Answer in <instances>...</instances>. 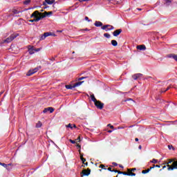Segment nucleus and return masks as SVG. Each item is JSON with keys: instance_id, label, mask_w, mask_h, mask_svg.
I'll return each mask as SVG.
<instances>
[{"instance_id": "58", "label": "nucleus", "mask_w": 177, "mask_h": 177, "mask_svg": "<svg viewBox=\"0 0 177 177\" xmlns=\"http://www.w3.org/2000/svg\"><path fill=\"white\" fill-rule=\"evenodd\" d=\"M85 31H88V29H85Z\"/></svg>"}, {"instance_id": "5", "label": "nucleus", "mask_w": 177, "mask_h": 177, "mask_svg": "<svg viewBox=\"0 0 177 177\" xmlns=\"http://www.w3.org/2000/svg\"><path fill=\"white\" fill-rule=\"evenodd\" d=\"M41 50V48H35L34 46H28V53L30 55H34L35 52H39Z\"/></svg>"}, {"instance_id": "3", "label": "nucleus", "mask_w": 177, "mask_h": 177, "mask_svg": "<svg viewBox=\"0 0 177 177\" xmlns=\"http://www.w3.org/2000/svg\"><path fill=\"white\" fill-rule=\"evenodd\" d=\"M91 99L94 102V104L96 106V107L97 109H100V110H102V109H103L104 104H103L100 101H98L97 100H96V98L95 97V95H91Z\"/></svg>"}, {"instance_id": "49", "label": "nucleus", "mask_w": 177, "mask_h": 177, "mask_svg": "<svg viewBox=\"0 0 177 177\" xmlns=\"http://www.w3.org/2000/svg\"><path fill=\"white\" fill-rule=\"evenodd\" d=\"M156 168H160V165H156Z\"/></svg>"}, {"instance_id": "56", "label": "nucleus", "mask_w": 177, "mask_h": 177, "mask_svg": "<svg viewBox=\"0 0 177 177\" xmlns=\"http://www.w3.org/2000/svg\"><path fill=\"white\" fill-rule=\"evenodd\" d=\"M168 89H169V88H167L165 91V92L167 91H168Z\"/></svg>"}, {"instance_id": "28", "label": "nucleus", "mask_w": 177, "mask_h": 177, "mask_svg": "<svg viewBox=\"0 0 177 177\" xmlns=\"http://www.w3.org/2000/svg\"><path fill=\"white\" fill-rule=\"evenodd\" d=\"M104 37H105L106 38H110V34H109V33H104Z\"/></svg>"}, {"instance_id": "61", "label": "nucleus", "mask_w": 177, "mask_h": 177, "mask_svg": "<svg viewBox=\"0 0 177 177\" xmlns=\"http://www.w3.org/2000/svg\"><path fill=\"white\" fill-rule=\"evenodd\" d=\"M2 164H3L2 162H0V165H2Z\"/></svg>"}, {"instance_id": "21", "label": "nucleus", "mask_w": 177, "mask_h": 177, "mask_svg": "<svg viewBox=\"0 0 177 177\" xmlns=\"http://www.w3.org/2000/svg\"><path fill=\"white\" fill-rule=\"evenodd\" d=\"M171 3L172 0H165V3H166V5H171Z\"/></svg>"}, {"instance_id": "20", "label": "nucleus", "mask_w": 177, "mask_h": 177, "mask_svg": "<svg viewBox=\"0 0 177 177\" xmlns=\"http://www.w3.org/2000/svg\"><path fill=\"white\" fill-rule=\"evenodd\" d=\"M124 175H129V176H131V174H133L132 173V170H131V169H128V173H123Z\"/></svg>"}, {"instance_id": "62", "label": "nucleus", "mask_w": 177, "mask_h": 177, "mask_svg": "<svg viewBox=\"0 0 177 177\" xmlns=\"http://www.w3.org/2000/svg\"><path fill=\"white\" fill-rule=\"evenodd\" d=\"M118 129H121V127H118Z\"/></svg>"}, {"instance_id": "41", "label": "nucleus", "mask_w": 177, "mask_h": 177, "mask_svg": "<svg viewBox=\"0 0 177 177\" xmlns=\"http://www.w3.org/2000/svg\"><path fill=\"white\" fill-rule=\"evenodd\" d=\"M76 140H78V142H81V137L79 136Z\"/></svg>"}, {"instance_id": "47", "label": "nucleus", "mask_w": 177, "mask_h": 177, "mask_svg": "<svg viewBox=\"0 0 177 177\" xmlns=\"http://www.w3.org/2000/svg\"><path fill=\"white\" fill-rule=\"evenodd\" d=\"M165 168H167V166H166V165H165V166L162 167V169H165Z\"/></svg>"}, {"instance_id": "17", "label": "nucleus", "mask_w": 177, "mask_h": 177, "mask_svg": "<svg viewBox=\"0 0 177 177\" xmlns=\"http://www.w3.org/2000/svg\"><path fill=\"white\" fill-rule=\"evenodd\" d=\"M111 45H113V46H117V45H118V43L115 40H111Z\"/></svg>"}, {"instance_id": "4", "label": "nucleus", "mask_w": 177, "mask_h": 177, "mask_svg": "<svg viewBox=\"0 0 177 177\" xmlns=\"http://www.w3.org/2000/svg\"><path fill=\"white\" fill-rule=\"evenodd\" d=\"M17 37V35H12L10 37L1 41V44H9V42H12V41L14 40Z\"/></svg>"}, {"instance_id": "29", "label": "nucleus", "mask_w": 177, "mask_h": 177, "mask_svg": "<svg viewBox=\"0 0 177 177\" xmlns=\"http://www.w3.org/2000/svg\"><path fill=\"white\" fill-rule=\"evenodd\" d=\"M48 111H50V113H53V111H55V109H53V108L52 107H48Z\"/></svg>"}, {"instance_id": "48", "label": "nucleus", "mask_w": 177, "mask_h": 177, "mask_svg": "<svg viewBox=\"0 0 177 177\" xmlns=\"http://www.w3.org/2000/svg\"><path fill=\"white\" fill-rule=\"evenodd\" d=\"M136 142H138L139 139L138 138H135Z\"/></svg>"}, {"instance_id": "15", "label": "nucleus", "mask_w": 177, "mask_h": 177, "mask_svg": "<svg viewBox=\"0 0 177 177\" xmlns=\"http://www.w3.org/2000/svg\"><path fill=\"white\" fill-rule=\"evenodd\" d=\"M83 82H79L75 83L73 85V88H77V86H80L82 85Z\"/></svg>"}, {"instance_id": "9", "label": "nucleus", "mask_w": 177, "mask_h": 177, "mask_svg": "<svg viewBox=\"0 0 177 177\" xmlns=\"http://www.w3.org/2000/svg\"><path fill=\"white\" fill-rule=\"evenodd\" d=\"M82 176H88V175L91 174V169H84L82 171Z\"/></svg>"}, {"instance_id": "7", "label": "nucleus", "mask_w": 177, "mask_h": 177, "mask_svg": "<svg viewBox=\"0 0 177 177\" xmlns=\"http://www.w3.org/2000/svg\"><path fill=\"white\" fill-rule=\"evenodd\" d=\"M102 30H105V31H110L111 30H114V27L111 25H104V26L102 27Z\"/></svg>"}, {"instance_id": "18", "label": "nucleus", "mask_w": 177, "mask_h": 177, "mask_svg": "<svg viewBox=\"0 0 177 177\" xmlns=\"http://www.w3.org/2000/svg\"><path fill=\"white\" fill-rule=\"evenodd\" d=\"M41 127H42V122H41L40 121H39V122L36 124V128H41Z\"/></svg>"}, {"instance_id": "39", "label": "nucleus", "mask_w": 177, "mask_h": 177, "mask_svg": "<svg viewBox=\"0 0 177 177\" xmlns=\"http://www.w3.org/2000/svg\"><path fill=\"white\" fill-rule=\"evenodd\" d=\"M100 168H102V169H104V165H100Z\"/></svg>"}, {"instance_id": "26", "label": "nucleus", "mask_w": 177, "mask_h": 177, "mask_svg": "<svg viewBox=\"0 0 177 177\" xmlns=\"http://www.w3.org/2000/svg\"><path fill=\"white\" fill-rule=\"evenodd\" d=\"M149 172H150V169H148L147 170H143L142 171V174H149Z\"/></svg>"}, {"instance_id": "55", "label": "nucleus", "mask_w": 177, "mask_h": 177, "mask_svg": "<svg viewBox=\"0 0 177 177\" xmlns=\"http://www.w3.org/2000/svg\"><path fill=\"white\" fill-rule=\"evenodd\" d=\"M83 1H84V2H88V1H89V0H83Z\"/></svg>"}, {"instance_id": "52", "label": "nucleus", "mask_w": 177, "mask_h": 177, "mask_svg": "<svg viewBox=\"0 0 177 177\" xmlns=\"http://www.w3.org/2000/svg\"><path fill=\"white\" fill-rule=\"evenodd\" d=\"M108 171H111V169L110 167H109Z\"/></svg>"}, {"instance_id": "63", "label": "nucleus", "mask_w": 177, "mask_h": 177, "mask_svg": "<svg viewBox=\"0 0 177 177\" xmlns=\"http://www.w3.org/2000/svg\"><path fill=\"white\" fill-rule=\"evenodd\" d=\"M59 32H62V30H59Z\"/></svg>"}, {"instance_id": "10", "label": "nucleus", "mask_w": 177, "mask_h": 177, "mask_svg": "<svg viewBox=\"0 0 177 177\" xmlns=\"http://www.w3.org/2000/svg\"><path fill=\"white\" fill-rule=\"evenodd\" d=\"M121 32H122V30L121 29L116 30L113 32V36L118 37V35H120Z\"/></svg>"}, {"instance_id": "38", "label": "nucleus", "mask_w": 177, "mask_h": 177, "mask_svg": "<svg viewBox=\"0 0 177 177\" xmlns=\"http://www.w3.org/2000/svg\"><path fill=\"white\" fill-rule=\"evenodd\" d=\"M85 20L86 21H91V20H89V18L88 17H85Z\"/></svg>"}, {"instance_id": "6", "label": "nucleus", "mask_w": 177, "mask_h": 177, "mask_svg": "<svg viewBox=\"0 0 177 177\" xmlns=\"http://www.w3.org/2000/svg\"><path fill=\"white\" fill-rule=\"evenodd\" d=\"M39 68H41V67H37V68H35L34 69L30 70L27 73L26 75L28 77H30V76L32 75V74H35V73H37V71H38V70H39Z\"/></svg>"}, {"instance_id": "35", "label": "nucleus", "mask_w": 177, "mask_h": 177, "mask_svg": "<svg viewBox=\"0 0 177 177\" xmlns=\"http://www.w3.org/2000/svg\"><path fill=\"white\" fill-rule=\"evenodd\" d=\"M107 127H109L111 129H114V126L111 125V124H109Z\"/></svg>"}, {"instance_id": "36", "label": "nucleus", "mask_w": 177, "mask_h": 177, "mask_svg": "<svg viewBox=\"0 0 177 177\" xmlns=\"http://www.w3.org/2000/svg\"><path fill=\"white\" fill-rule=\"evenodd\" d=\"M6 169H7V171H10V169H12V167L7 166V167H6Z\"/></svg>"}, {"instance_id": "8", "label": "nucleus", "mask_w": 177, "mask_h": 177, "mask_svg": "<svg viewBox=\"0 0 177 177\" xmlns=\"http://www.w3.org/2000/svg\"><path fill=\"white\" fill-rule=\"evenodd\" d=\"M55 0H45L43 3V5L44 6H46V5H52L53 3H55Z\"/></svg>"}, {"instance_id": "13", "label": "nucleus", "mask_w": 177, "mask_h": 177, "mask_svg": "<svg viewBox=\"0 0 177 177\" xmlns=\"http://www.w3.org/2000/svg\"><path fill=\"white\" fill-rule=\"evenodd\" d=\"M52 15H53V12L50 11V12H44L43 13V16H44V17H46V16H52Z\"/></svg>"}, {"instance_id": "59", "label": "nucleus", "mask_w": 177, "mask_h": 177, "mask_svg": "<svg viewBox=\"0 0 177 177\" xmlns=\"http://www.w3.org/2000/svg\"><path fill=\"white\" fill-rule=\"evenodd\" d=\"M79 153H81V149L79 150Z\"/></svg>"}, {"instance_id": "57", "label": "nucleus", "mask_w": 177, "mask_h": 177, "mask_svg": "<svg viewBox=\"0 0 177 177\" xmlns=\"http://www.w3.org/2000/svg\"><path fill=\"white\" fill-rule=\"evenodd\" d=\"M73 127H74V128H75V127H75V124H73Z\"/></svg>"}, {"instance_id": "54", "label": "nucleus", "mask_w": 177, "mask_h": 177, "mask_svg": "<svg viewBox=\"0 0 177 177\" xmlns=\"http://www.w3.org/2000/svg\"><path fill=\"white\" fill-rule=\"evenodd\" d=\"M131 171H136V169H132Z\"/></svg>"}, {"instance_id": "50", "label": "nucleus", "mask_w": 177, "mask_h": 177, "mask_svg": "<svg viewBox=\"0 0 177 177\" xmlns=\"http://www.w3.org/2000/svg\"><path fill=\"white\" fill-rule=\"evenodd\" d=\"M119 167H120V168H124V166H122V165H120Z\"/></svg>"}, {"instance_id": "51", "label": "nucleus", "mask_w": 177, "mask_h": 177, "mask_svg": "<svg viewBox=\"0 0 177 177\" xmlns=\"http://www.w3.org/2000/svg\"><path fill=\"white\" fill-rule=\"evenodd\" d=\"M138 149H142V146L140 145V146L138 147Z\"/></svg>"}, {"instance_id": "16", "label": "nucleus", "mask_w": 177, "mask_h": 177, "mask_svg": "<svg viewBox=\"0 0 177 177\" xmlns=\"http://www.w3.org/2000/svg\"><path fill=\"white\" fill-rule=\"evenodd\" d=\"M168 57H172L173 59H174V60H176V62H177V55H168Z\"/></svg>"}, {"instance_id": "46", "label": "nucleus", "mask_w": 177, "mask_h": 177, "mask_svg": "<svg viewBox=\"0 0 177 177\" xmlns=\"http://www.w3.org/2000/svg\"><path fill=\"white\" fill-rule=\"evenodd\" d=\"M111 132H113V131H111V130H109V131H108V133H111Z\"/></svg>"}, {"instance_id": "24", "label": "nucleus", "mask_w": 177, "mask_h": 177, "mask_svg": "<svg viewBox=\"0 0 177 177\" xmlns=\"http://www.w3.org/2000/svg\"><path fill=\"white\" fill-rule=\"evenodd\" d=\"M12 13H14V15H19V13H20V11H19L16 9H13L12 10Z\"/></svg>"}, {"instance_id": "14", "label": "nucleus", "mask_w": 177, "mask_h": 177, "mask_svg": "<svg viewBox=\"0 0 177 177\" xmlns=\"http://www.w3.org/2000/svg\"><path fill=\"white\" fill-rule=\"evenodd\" d=\"M94 25L95 26V27H102V26H103V24L100 21H95Z\"/></svg>"}, {"instance_id": "43", "label": "nucleus", "mask_w": 177, "mask_h": 177, "mask_svg": "<svg viewBox=\"0 0 177 177\" xmlns=\"http://www.w3.org/2000/svg\"><path fill=\"white\" fill-rule=\"evenodd\" d=\"M77 147H78L79 149H81V145H78V144H77Z\"/></svg>"}, {"instance_id": "60", "label": "nucleus", "mask_w": 177, "mask_h": 177, "mask_svg": "<svg viewBox=\"0 0 177 177\" xmlns=\"http://www.w3.org/2000/svg\"><path fill=\"white\" fill-rule=\"evenodd\" d=\"M164 165H167V162L164 163Z\"/></svg>"}, {"instance_id": "45", "label": "nucleus", "mask_w": 177, "mask_h": 177, "mask_svg": "<svg viewBox=\"0 0 177 177\" xmlns=\"http://www.w3.org/2000/svg\"><path fill=\"white\" fill-rule=\"evenodd\" d=\"M153 168H156V165H153V167H150V169H153Z\"/></svg>"}, {"instance_id": "12", "label": "nucleus", "mask_w": 177, "mask_h": 177, "mask_svg": "<svg viewBox=\"0 0 177 177\" xmlns=\"http://www.w3.org/2000/svg\"><path fill=\"white\" fill-rule=\"evenodd\" d=\"M137 49H138L139 50H146V46L139 45L137 46Z\"/></svg>"}, {"instance_id": "11", "label": "nucleus", "mask_w": 177, "mask_h": 177, "mask_svg": "<svg viewBox=\"0 0 177 177\" xmlns=\"http://www.w3.org/2000/svg\"><path fill=\"white\" fill-rule=\"evenodd\" d=\"M142 73H136L133 75V80H139L140 78H142Z\"/></svg>"}, {"instance_id": "31", "label": "nucleus", "mask_w": 177, "mask_h": 177, "mask_svg": "<svg viewBox=\"0 0 177 177\" xmlns=\"http://www.w3.org/2000/svg\"><path fill=\"white\" fill-rule=\"evenodd\" d=\"M29 21H30V23H34V21H38V19H35L33 18V19H30Z\"/></svg>"}, {"instance_id": "33", "label": "nucleus", "mask_w": 177, "mask_h": 177, "mask_svg": "<svg viewBox=\"0 0 177 177\" xmlns=\"http://www.w3.org/2000/svg\"><path fill=\"white\" fill-rule=\"evenodd\" d=\"M67 128H71V129H73V124H68V125H66Z\"/></svg>"}, {"instance_id": "2", "label": "nucleus", "mask_w": 177, "mask_h": 177, "mask_svg": "<svg viewBox=\"0 0 177 177\" xmlns=\"http://www.w3.org/2000/svg\"><path fill=\"white\" fill-rule=\"evenodd\" d=\"M31 19H34L35 20H37V21H39L41 19H44L45 16H44V14L42 12H39L38 11H35L30 16Z\"/></svg>"}, {"instance_id": "37", "label": "nucleus", "mask_w": 177, "mask_h": 177, "mask_svg": "<svg viewBox=\"0 0 177 177\" xmlns=\"http://www.w3.org/2000/svg\"><path fill=\"white\" fill-rule=\"evenodd\" d=\"M69 142H71V143H73V145L76 143L75 140H69Z\"/></svg>"}, {"instance_id": "30", "label": "nucleus", "mask_w": 177, "mask_h": 177, "mask_svg": "<svg viewBox=\"0 0 177 177\" xmlns=\"http://www.w3.org/2000/svg\"><path fill=\"white\" fill-rule=\"evenodd\" d=\"M45 38H46V36L45 35V34H44L42 36H41L40 39H41V41H42V40L45 39Z\"/></svg>"}, {"instance_id": "42", "label": "nucleus", "mask_w": 177, "mask_h": 177, "mask_svg": "<svg viewBox=\"0 0 177 177\" xmlns=\"http://www.w3.org/2000/svg\"><path fill=\"white\" fill-rule=\"evenodd\" d=\"M130 175H131V176H136V174H134V173H132V174H130Z\"/></svg>"}, {"instance_id": "27", "label": "nucleus", "mask_w": 177, "mask_h": 177, "mask_svg": "<svg viewBox=\"0 0 177 177\" xmlns=\"http://www.w3.org/2000/svg\"><path fill=\"white\" fill-rule=\"evenodd\" d=\"M30 2H31V0H26L24 3V5H28V3H30Z\"/></svg>"}, {"instance_id": "32", "label": "nucleus", "mask_w": 177, "mask_h": 177, "mask_svg": "<svg viewBox=\"0 0 177 177\" xmlns=\"http://www.w3.org/2000/svg\"><path fill=\"white\" fill-rule=\"evenodd\" d=\"M44 35H46V37H49V36L52 35V33L45 32V33H44Z\"/></svg>"}, {"instance_id": "22", "label": "nucleus", "mask_w": 177, "mask_h": 177, "mask_svg": "<svg viewBox=\"0 0 177 177\" xmlns=\"http://www.w3.org/2000/svg\"><path fill=\"white\" fill-rule=\"evenodd\" d=\"M65 87L66 89H73V88H75L74 87V86H71V85H66Z\"/></svg>"}, {"instance_id": "34", "label": "nucleus", "mask_w": 177, "mask_h": 177, "mask_svg": "<svg viewBox=\"0 0 177 177\" xmlns=\"http://www.w3.org/2000/svg\"><path fill=\"white\" fill-rule=\"evenodd\" d=\"M49 111V108H46L44 109L43 113H48Z\"/></svg>"}, {"instance_id": "40", "label": "nucleus", "mask_w": 177, "mask_h": 177, "mask_svg": "<svg viewBox=\"0 0 177 177\" xmlns=\"http://www.w3.org/2000/svg\"><path fill=\"white\" fill-rule=\"evenodd\" d=\"M82 80H85V77H82L79 78V81H82Z\"/></svg>"}, {"instance_id": "19", "label": "nucleus", "mask_w": 177, "mask_h": 177, "mask_svg": "<svg viewBox=\"0 0 177 177\" xmlns=\"http://www.w3.org/2000/svg\"><path fill=\"white\" fill-rule=\"evenodd\" d=\"M80 160H82L83 164H85V161H86V159L84 158V155H80Z\"/></svg>"}, {"instance_id": "53", "label": "nucleus", "mask_w": 177, "mask_h": 177, "mask_svg": "<svg viewBox=\"0 0 177 177\" xmlns=\"http://www.w3.org/2000/svg\"><path fill=\"white\" fill-rule=\"evenodd\" d=\"M80 1V2H84V1H83V0H79Z\"/></svg>"}, {"instance_id": "44", "label": "nucleus", "mask_w": 177, "mask_h": 177, "mask_svg": "<svg viewBox=\"0 0 177 177\" xmlns=\"http://www.w3.org/2000/svg\"><path fill=\"white\" fill-rule=\"evenodd\" d=\"M113 165H114L115 167H117L118 164L116 162H113Z\"/></svg>"}, {"instance_id": "23", "label": "nucleus", "mask_w": 177, "mask_h": 177, "mask_svg": "<svg viewBox=\"0 0 177 177\" xmlns=\"http://www.w3.org/2000/svg\"><path fill=\"white\" fill-rule=\"evenodd\" d=\"M2 167H4V168H7L8 167H12V164H8V165H6L5 163H2Z\"/></svg>"}, {"instance_id": "1", "label": "nucleus", "mask_w": 177, "mask_h": 177, "mask_svg": "<svg viewBox=\"0 0 177 177\" xmlns=\"http://www.w3.org/2000/svg\"><path fill=\"white\" fill-rule=\"evenodd\" d=\"M168 171H174L177 169V161H174V159H169V162H167Z\"/></svg>"}, {"instance_id": "25", "label": "nucleus", "mask_w": 177, "mask_h": 177, "mask_svg": "<svg viewBox=\"0 0 177 177\" xmlns=\"http://www.w3.org/2000/svg\"><path fill=\"white\" fill-rule=\"evenodd\" d=\"M151 162H152V164H157L158 162V160L156 159H152Z\"/></svg>"}]
</instances>
